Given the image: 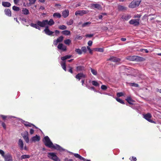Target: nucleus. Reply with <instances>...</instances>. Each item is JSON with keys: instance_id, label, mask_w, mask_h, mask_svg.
Here are the masks:
<instances>
[{"instance_id": "nucleus-11", "label": "nucleus", "mask_w": 161, "mask_h": 161, "mask_svg": "<svg viewBox=\"0 0 161 161\" xmlns=\"http://www.w3.org/2000/svg\"><path fill=\"white\" fill-rule=\"evenodd\" d=\"M50 148H53L60 151H62L63 150V149L61 147L57 144H56L55 145L53 144V145H52Z\"/></svg>"}, {"instance_id": "nucleus-56", "label": "nucleus", "mask_w": 161, "mask_h": 161, "mask_svg": "<svg viewBox=\"0 0 161 161\" xmlns=\"http://www.w3.org/2000/svg\"><path fill=\"white\" fill-rule=\"evenodd\" d=\"M2 125L4 129L5 130L6 129V127L5 124L4 122H2Z\"/></svg>"}, {"instance_id": "nucleus-1", "label": "nucleus", "mask_w": 161, "mask_h": 161, "mask_svg": "<svg viewBox=\"0 0 161 161\" xmlns=\"http://www.w3.org/2000/svg\"><path fill=\"white\" fill-rule=\"evenodd\" d=\"M54 24V22L53 20L52 19H50L49 21L47 19L43 20L42 21H37L36 22V24L31 23L30 24V26L39 30H41L40 27H45L44 31L45 33L48 35L52 36L54 32L49 30V26L47 25L52 26Z\"/></svg>"}, {"instance_id": "nucleus-17", "label": "nucleus", "mask_w": 161, "mask_h": 161, "mask_svg": "<svg viewBox=\"0 0 161 161\" xmlns=\"http://www.w3.org/2000/svg\"><path fill=\"white\" fill-rule=\"evenodd\" d=\"M18 144L20 147V149L23 150L24 148V144L22 140L21 139L19 140Z\"/></svg>"}, {"instance_id": "nucleus-55", "label": "nucleus", "mask_w": 161, "mask_h": 161, "mask_svg": "<svg viewBox=\"0 0 161 161\" xmlns=\"http://www.w3.org/2000/svg\"><path fill=\"white\" fill-rule=\"evenodd\" d=\"M94 35L93 34H86L85 35V36L86 37H91L93 36Z\"/></svg>"}, {"instance_id": "nucleus-49", "label": "nucleus", "mask_w": 161, "mask_h": 161, "mask_svg": "<svg viewBox=\"0 0 161 161\" xmlns=\"http://www.w3.org/2000/svg\"><path fill=\"white\" fill-rule=\"evenodd\" d=\"M107 87L106 86L104 85H102L101 86V88L103 90H105L107 89Z\"/></svg>"}, {"instance_id": "nucleus-9", "label": "nucleus", "mask_w": 161, "mask_h": 161, "mask_svg": "<svg viewBox=\"0 0 161 161\" xmlns=\"http://www.w3.org/2000/svg\"><path fill=\"white\" fill-rule=\"evenodd\" d=\"M5 161H13V158L11 154L8 153L4 157Z\"/></svg>"}, {"instance_id": "nucleus-43", "label": "nucleus", "mask_w": 161, "mask_h": 161, "mask_svg": "<svg viewBox=\"0 0 161 161\" xmlns=\"http://www.w3.org/2000/svg\"><path fill=\"white\" fill-rule=\"evenodd\" d=\"M116 99V100L118 102L120 103H122L123 104H125V103H124V101L121 99L119 98H117Z\"/></svg>"}, {"instance_id": "nucleus-24", "label": "nucleus", "mask_w": 161, "mask_h": 161, "mask_svg": "<svg viewBox=\"0 0 161 161\" xmlns=\"http://www.w3.org/2000/svg\"><path fill=\"white\" fill-rule=\"evenodd\" d=\"M72 56L70 55H67L64 56L62 57H61V59L64 61L65 60L69 59Z\"/></svg>"}, {"instance_id": "nucleus-23", "label": "nucleus", "mask_w": 161, "mask_h": 161, "mask_svg": "<svg viewBox=\"0 0 161 161\" xmlns=\"http://www.w3.org/2000/svg\"><path fill=\"white\" fill-rule=\"evenodd\" d=\"M2 5L4 7H9L11 5L10 3L7 2H2Z\"/></svg>"}, {"instance_id": "nucleus-7", "label": "nucleus", "mask_w": 161, "mask_h": 161, "mask_svg": "<svg viewBox=\"0 0 161 161\" xmlns=\"http://www.w3.org/2000/svg\"><path fill=\"white\" fill-rule=\"evenodd\" d=\"M89 12V11L88 10H78L75 12V14L76 15H80V16H82L84 14H85L88 13Z\"/></svg>"}, {"instance_id": "nucleus-12", "label": "nucleus", "mask_w": 161, "mask_h": 161, "mask_svg": "<svg viewBox=\"0 0 161 161\" xmlns=\"http://www.w3.org/2000/svg\"><path fill=\"white\" fill-rule=\"evenodd\" d=\"M57 47L58 49L64 51H66L67 50L66 47L63 45L62 43H59L58 46Z\"/></svg>"}, {"instance_id": "nucleus-38", "label": "nucleus", "mask_w": 161, "mask_h": 161, "mask_svg": "<svg viewBox=\"0 0 161 161\" xmlns=\"http://www.w3.org/2000/svg\"><path fill=\"white\" fill-rule=\"evenodd\" d=\"M13 9L16 11H18L19 10V7L14 6L12 7Z\"/></svg>"}, {"instance_id": "nucleus-27", "label": "nucleus", "mask_w": 161, "mask_h": 161, "mask_svg": "<svg viewBox=\"0 0 161 161\" xmlns=\"http://www.w3.org/2000/svg\"><path fill=\"white\" fill-rule=\"evenodd\" d=\"M127 59L130 61H135L136 59V56H129L127 57Z\"/></svg>"}, {"instance_id": "nucleus-44", "label": "nucleus", "mask_w": 161, "mask_h": 161, "mask_svg": "<svg viewBox=\"0 0 161 161\" xmlns=\"http://www.w3.org/2000/svg\"><path fill=\"white\" fill-rule=\"evenodd\" d=\"M129 84L131 86H133L136 87H138L139 86L138 84L135 83H130Z\"/></svg>"}, {"instance_id": "nucleus-26", "label": "nucleus", "mask_w": 161, "mask_h": 161, "mask_svg": "<svg viewBox=\"0 0 161 161\" xmlns=\"http://www.w3.org/2000/svg\"><path fill=\"white\" fill-rule=\"evenodd\" d=\"M24 125L26 127H31L32 126H33L36 129L37 128V127L35 125L28 122H26L24 124Z\"/></svg>"}, {"instance_id": "nucleus-32", "label": "nucleus", "mask_w": 161, "mask_h": 161, "mask_svg": "<svg viewBox=\"0 0 161 161\" xmlns=\"http://www.w3.org/2000/svg\"><path fill=\"white\" fill-rule=\"evenodd\" d=\"M90 70L91 72L94 75H97V72L96 70H95L92 68H90Z\"/></svg>"}, {"instance_id": "nucleus-64", "label": "nucleus", "mask_w": 161, "mask_h": 161, "mask_svg": "<svg viewBox=\"0 0 161 161\" xmlns=\"http://www.w3.org/2000/svg\"><path fill=\"white\" fill-rule=\"evenodd\" d=\"M126 39L125 38H121L120 40L122 41L125 42L126 40Z\"/></svg>"}, {"instance_id": "nucleus-52", "label": "nucleus", "mask_w": 161, "mask_h": 161, "mask_svg": "<svg viewBox=\"0 0 161 161\" xmlns=\"http://www.w3.org/2000/svg\"><path fill=\"white\" fill-rule=\"evenodd\" d=\"M86 48H87L88 50L89 51V52L91 54H92V50L90 48V47L89 46H87L86 47Z\"/></svg>"}, {"instance_id": "nucleus-42", "label": "nucleus", "mask_w": 161, "mask_h": 161, "mask_svg": "<svg viewBox=\"0 0 161 161\" xmlns=\"http://www.w3.org/2000/svg\"><path fill=\"white\" fill-rule=\"evenodd\" d=\"M122 18L125 20H128L130 18V17H129L128 15H123Z\"/></svg>"}, {"instance_id": "nucleus-13", "label": "nucleus", "mask_w": 161, "mask_h": 161, "mask_svg": "<svg viewBox=\"0 0 161 161\" xmlns=\"http://www.w3.org/2000/svg\"><path fill=\"white\" fill-rule=\"evenodd\" d=\"M76 70L77 71H84L86 70V69L83 66H78L76 67Z\"/></svg>"}, {"instance_id": "nucleus-53", "label": "nucleus", "mask_w": 161, "mask_h": 161, "mask_svg": "<svg viewBox=\"0 0 161 161\" xmlns=\"http://www.w3.org/2000/svg\"><path fill=\"white\" fill-rule=\"evenodd\" d=\"M0 154L3 157H4V156L5 155V154H4V152L3 150H0Z\"/></svg>"}, {"instance_id": "nucleus-16", "label": "nucleus", "mask_w": 161, "mask_h": 161, "mask_svg": "<svg viewBox=\"0 0 161 161\" xmlns=\"http://www.w3.org/2000/svg\"><path fill=\"white\" fill-rule=\"evenodd\" d=\"M69 12L68 10H65L62 12V16L64 18H66L69 15Z\"/></svg>"}, {"instance_id": "nucleus-28", "label": "nucleus", "mask_w": 161, "mask_h": 161, "mask_svg": "<svg viewBox=\"0 0 161 161\" xmlns=\"http://www.w3.org/2000/svg\"><path fill=\"white\" fill-rule=\"evenodd\" d=\"M61 66L62 68L65 71H66V63L65 61L61 62Z\"/></svg>"}, {"instance_id": "nucleus-15", "label": "nucleus", "mask_w": 161, "mask_h": 161, "mask_svg": "<svg viewBox=\"0 0 161 161\" xmlns=\"http://www.w3.org/2000/svg\"><path fill=\"white\" fill-rule=\"evenodd\" d=\"M28 133L27 132H25L24 133L23 136L24 139L25 140L26 143H28L29 142V139L28 136Z\"/></svg>"}, {"instance_id": "nucleus-31", "label": "nucleus", "mask_w": 161, "mask_h": 161, "mask_svg": "<svg viewBox=\"0 0 161 161\" xmlns=\"http://www.w3.org/2000/svg\"><path fill=\"white\" fill-rule=\"evenodd\" d=\"M30 156L29 155H24L21 156V160L23 159H24L26 158H29Z\"/></svg>"}, {"instance_id": "nucleus-29", "label": "nucleus", "mask_w": 161, "mask_h": 161, "mask_svg": "<svg viewBox=\"0 0 161 161\" xmlns=\"http://www.w3.org/2000/svg\"><path fill=\"white\" fill-rule=\"evenodd\" d=\"M62 33L65 35H69L70 34V32L68 30H65L62 31Z\"/></svg>"}, {"instance_id": "nucleus-57", "label": "nucleus", "mask_w": 161, "mask_h": 161, "mask_svg": "<svg viewBox=\"0 0 161 161\" xmlns=\"http://www.w3.org/2000/svg\"><path fill=\"white\" fill-rule=\"evenodd\" d=\"M59 42H58V41L56 40H54L53 41V43L54 44V45H55V46H56L57 45L58 43Z\"/></svg>"}, {"instance_id": "nucleus-46", "label": "nucleus", "mask_w": 161, "mask_h": 161, "mask_svg": "<svg viewBox=\"0 0 161 161\" xmlns=\"http://www.w3.org/2000/svg\"><path fill=\"white\" fill-rule=\"evenodd\" d=\"M73 23V20L72 19H70L69 21H67V24L68 25H71Z\"/></svg>"}, {"instance_id": "nucleus-3", "label": "nucleus", "mask_w": 161, "mask_h": 161, "mask_svg": "<svg viewBox=\"0 0 161 161\" xmlns=\"http://www.w3.org/2000/svg\"><path fill=\"white\" fill-rule=\"evenodd\" d=\"M47 157L54 161H60L59 158L56 155L55 153H48Z\"/></svg>"}, {"instance_id": "nucleus-22", "label": "nucleus", "mask_w": 161, "mask_h": 161, "mask_svg": "<svg viewBox=\"0 0 161 161\" xmlns=\"http://www.w3.org/2000/svg\"><path fill=\"white\" fill-rule=\"evenodd\" d=\"M22 12V14L24 15H27L29 14V10L26 8H23Z\"/></svg>"}, {"instance_id": "nucleus-37", "label": "nucleus", "mask_w": 161, "mask_h": 161, "mask_svg": "<svg viewBox=\"0 0 161 161\" xmlns=\"http://www.w3.org/2000/svg\"><path fill=\"white\" fill-rule=\"evenodd\" d=\"M64 37L62 36H61L58 37L57 39V40L59 42H62L63 39Z\"/></svg>"}, {"instance_id": "nucleus-21", "label": "nucleus", "mask_w": 161, "mask_h": 161, "mask_svg": "<svg viewBox=\"0 0 161 161\" xmlns=\"http://www.w3.org/2000/svg\"><path fill=\"white\" fill-rule=\"evenodd\" d=\"M91 6L95 8H96L98 9H100L101 8V6L99 4H92Z\"/></svg>"}, {"instance_id": "nucleus-54", "label": "nucleus", "mask_w": 161, "mask_h": 161, "mask_svg": "<svg viewBox=\"0 0 161 161\" xmlns=\"http://www.w3.org/2000/svg\"><path fill=\"white\" fill-rule=\"evenodd\" d=\"M29 1L31 4H34L36 1V0H29Z\"/></svg>"}, {"instance_id": "nucleus-18", "label": "nucleus", "mask_w": 161, "mask_h": 161, "mask_svg": "<svg viewBox=\"0 0 161 161\" xmlns=\"http://www.w3.org/2000/svg\"><path fill=\"white\" fill-rule=\"evenodd\" d=\"M4 12L5 14L9 17L11 16L12 14L10 10L8 8L4 10Z\"/></svg>"}, {"instance_id": "nucleus-41", "label": "nucleus", "mask_w": 161, "mask_h": 161, "mask_svg": "<svg viewBox=\"0 0 161 161\" xmlns=\"http://www.w3.org/2000/svg\"><path fill=\"white\" fill-rule=\"evenodd\" d=\"M82 52L85 53L87 52L86 48L85 46L82 47L81 48Z\"/></svg>"}, {"instance_id": "nucleus-36", "label": "nucleus", "mask_w": 161, "mask_h": 161, "mask_svg": "<svg viewBox=\"0 0 161 161\" xmlns=\"http://www.w3.org/2000/svg\"><path fill=\"white\" fill-rule=\"evenodd\" d=\"M58 28L60 29L63 30L66 29H67V27L65 25H62L59 26H58Z\"/></svg>"}, {"instance_id": "nucleus-47", "label": "nucleus", "mask_w": 161, "mask_h": 161, "mask_svg": "<svg viewBox=\"0 0 161 161\" xmlns=\"http://www.w3.org/2000/svg\"><path fill=\"white\" fill-rule=\"evenodd\" d=\"M131 161H136L137 159L136 157L132 156L130 158Z\"/></svg>"}, {"instance_id": "nucleus-40", "label": "nucleus", "mask_w": 161, "mask_h": 161, "mask_svg": "<svg viewBox=\"0 0 161 161\" xmlns=\"http://www.w3.org/2000/svg\"><path fill=\"white\" fill-rule=\"evenodd\" d=\"M91 24V22H86L84 23H83L82 25V27H85L89 25L90 24Z\"/></svg>"}, {"instance_id": "nucleus-62", "label": "nucleus", "mask_w": 161, "mask_h": 161, "mask_svg": "<svg viewBox=\"0 0 161 161\" xmlns=\"http://www.w3.org/2000/svg\"><path fill=\"white\" fill-rule=\"evenodd\" d=\"M30 132L31 134H32L34 133V130L33 129H30Z\"/></svg>"}, {"instance_id": "nucleus-10", "label": "nucleus", "mask_w": 161, "mask_h": 161, "mask_svg": "<svg viewBox=\"0 0 161 161\" xmlns=\"http://www.w3.org/2000/svg\"><path fill=\"white\" fill-rule=\"evenodd\" d=\"M86 76L83 73H78L75 76V78L80 80L82 78H86Z\"/></svg>"}, {"instance_id": "nucleus-48", "label": "nucleus", "mask_w": 161, "mask_h": 161, "mask_svg": "<svg viewBox=\"0 0 161 161\" xmlns=\"http://www.w3.org/2000/svg\"><path fill=\"white\" fill-rule=\"evenodd\" d=\"M117 96L118 97H119L123 96V94L122 92H118L117 94Z\"/></svg>"}, {"instance_id": "nucleus-50", "label": "nucleus", "mask_w": 161, "mask_h": 161, "mask_svg": "<svg viewBox=\"0 0 161 161\" xmlns=\"http://www.w3.org/2000/svg\"><path fill=\"white\" fill-rule=\"evenodd\" d=\"M82 36H77L75 37V39L79 40H80L82 39Z\"/></svg>"}, {"instance_id": "nucleus-20", "label": "nucleus", "mask_w": 161, "mask_h": 161, "mask_svg": "<svg viewBox=\"0 0 161 161\" xmlns=\"http://www.w3.org/2000/svg\"><path fill=\"white\" fill-rule=\"evenodd\" d=\"M126 100L130 104H133V102H134V101L130 97H127Z\"/></svg>"}, {"instance_id": "nucleus-58", "label": "nucleus", "mask_w": 161, "mask_h": 161, "mask_svg": "<svg viewBox=\"0 0 161 161\" xmlns=\"http://www.w3.org/2000/svg\"><path fill=\"white\" fill-rule=\"evenodd\" d=\"M69 69L68 70V71L71 73H73V70H72V68L71 67H69Z\"/></svg>"}, {"instance_id": "nucleus-25", "label": "nucleus", "mask_w": 161, "mask_h": 161, "mask_svg": "<svg viewBox=\"0 0 161 161\" xmlns=\"http://www.w3.org/2000/svg\"><path fill=\"white\" fill-rule=\"evenodd\" d=\"M118 9L119 11H122L123 10L126 9V8L124 7L123 6L119 5L118 6Z\"/></svg>"}, {"instance_id": "nucleus-19", "label": "nucleus", "mask_w": 161, "mask_h": 161, "mask_svg": "<svg viewBox=\"0 0 161 161\" xmlns=\"http://www.w3.org/2000/svg\"><path fill=\"white\" fill-rule=\"evenodd\" d=\"M74 156L76 158H79L81 160H82L84 161H86V159L81 156L78 153H73Z\"/></svg>"}, {"instance_id": "nucleus-51", "label": "nucleus", "mask_w": 161, "mask_h": 161, "mask_svg": "<svg viewBox=\"0 0 161 161\" xmlns=\"http://www.w3.org/2000/svg\"><path fill=\"white\" fill-rule=\"evenodd\" d=\"M141 16H142V15L141 14H137L135 15L134 16V18H139H139H141Z\"/></svg>"}, {"instance_id": "nucleus-39", "label": "nucleus", "mask_w": 161, "mask_h": 161, "mask_svg": "<svg viewBox=\"0 0 161 161\" xmlns=\"http://www.w3.org/2000/svg\"><path fill=\"white\" fill-rule=\"evenodd\" d=\"M92 83L93 85L96 86H98L99 85L97 81L95 80L92 81Z\"/></svg>"}, {"instance_id": "nucleus-5", "label": "nucleus", "mask_w": 161, "mask_h": 161, "mask_svg": "<svg viewBox=\"0 0 161 161\" xmlns=\"http://www.w3.org/2000/svg\"><path fill=\"white\" fill-rule=\"evenodd\" d=\"M143 116L144 118L149 122L154 124L156 123V122L150 119L152 117V115L150 113H147V114L144 115Z\"/></svg>"}, {"instance_id": "nucleus-33", "label": "nucleus", "mask_w": 161, "mask_h": 161, "mask_svg": "<svg viewBox=\"0 0 161 161\" xmlns=\"http://www.w3.org/2000/svg\"><path fill=\"white\" fill-rule=\"evenodd\" d=\"M53 16L54 17H57L58 18H60L61 15L60 14L58 13H55L53 14Z\"/></svg>"}, {"instance_id": "nucleus-59", "label": "nucleus", "mask_w": 161, "mask_h": 161, "mask_svg": "<svg viewBox=\"0 0 161 161\" xmlns=\"http://www.w3.org/2000/svg\"><path fill=\"white\" fill-rule=\"evenodd\" d=\"M64 161H73L72 159H69L68 158H65L64 159Z\"/></svg>"}, {"instance_id": "nucleus-45", "label": "nucleus", "mask_w": 161, "mask_h": 161, "mask_svg": "<svg viewBox=\"0 0 161 161\" xmlns=\"http://www.w3.org/2000/svg\"><path fill=\"white\" fill-rule=\"evenodd\" d=\"M95 49L96 51L100 52H103L104 51V50L102 48H96Z\"/></svg>"}, {"instance_id": "nucleus-61", "label": "nucleus", "mask_w": 161, "mask_h": 161, "mask_svg": "<svg viewBox=\"0 0 161 161\" xmlns=\"http://www.w3.org/2000/svg\"><path fill=\"white\" fill-rule=\"evenodd\" d=\"M143 50H144L145 51V52L146 53H148V51L147 49H141V51L142 52L143 51Z\"/></svg>"}, {"instance_id": "nucleus-60", "label": "nucleus", "mask_w": 161, "mask_h": 161, "mask_svg": "<svg viewBox=\"0 0 161 161\" xmlns=\"http://www.w3.org/2000/svg\"><path fill=\"white\" fill-rule=\"evenodd\" d=\"M92 41H89L88 42V45L89 46H91L92 45Z\"/></svg>"}, {"instance_id": "nucleus-14", "label": "nucleus", "mask_w": 161, "mask_h": 161, "mask_svg": "<svg viewBox=\"0 0 161 161\" xmlns=\"http://www.w3.org/2000/svg\"><path fill=\"white\" fill-rule=\"evenodd\" d=\"M40 137L37 135H36L35 136L32 137L31 139V141L32 142H38L40 141Z\"/></svg>"}, {"instance_id": "nucleus-30", "label": "nucleus", "mask_w": 161, "mask_h": 161, "mask_svg": "<svg viewBox=\"0 0 161 161\" xmlns=\"http://www.w3.org/2000/svg\"><path fill=\"white\" fill-rule=\"evenodd\" d=\"M144 59L143 58L136 56V60L137 61H142L144 60Z\"/></svg>"}, {"instance_id": "nucleus-34", "label": "nucleus", "mask_w": 161, "mask_h": 161, "mask_svg": "<svg viewBox=\"0 0 161 161\" xmlns=\"http://www.w3.org/2000/svg\"><path fill=\"white\" fill-rule=\"evenodd\" d=\"M75 52H76L78 54L80 55H81L82 53V52L81 51V50L80 49L78 48V49H75Z\"/></svg>"}, {"instance_id": "nucleus-35", "label": "nucleus", "mask_w": 161, "mask_h": 161, "mask_svg": "<svg viewBox=\"0 0 161 161\" xmlns=\"http://www.w3.org/2000/svg\"><path fill=\"white\" fill-rule=\"evenodd\" d=\"M64 42L65 44L69 45L71 41L69 39H68L65 40Z\"/></svg>"}, {"instance_id": "nucleus-8", "label": "nucleus", "mask_w": 161, "mask_h": 161, "mask_svg": "<svg viewBox=\"0 0 161 161\" xmlns=\"http://www.w3.org/2000/svg\"><path fill=\"white\" fill-rule=\"evenodd\" d=\"M107 61H110L116 63L119 62L120 61V59L117 57L111 56L109 58L107 59Z\"/></svg>"}, {"instance_id": "nucleus-6", "label": "nucleus", "mask_w": 161, "mask_h": 161, "mask_svg": "<svg viewBox=\"0 0 161 161\" xmlns=\"http://www.w3.org/2000/svg\"><path fill=\"white\" fill-rule=\"evenodd\" d=\"M140 19H133L130 20L129 23L131 25H133L135 26H138L139 25Z\"/></svg>"}, {"instance_id": "nucleus-2", "label": "nucleus", "mask_w": 161, "mask_h": 161, "mask_svg": "<svg viewBox=\"0 0 161 161\" xmlns=\"http://www.w3.org/2000/svg\"><path fill=\"white\" fill-rule=\"evenodd\" d=\"M43 141L45 145L49 148H50L53 145V143L51 142L50 138L47 136H46L44 137Z\"/></svg>"}, {"instance_id": "nucleus-4", "label": "nucleus", "mask_w": 161, "mask_h": 161, "mask_svg": "<svg viewBox=\"0 0 161 161\" xmlns=\"http://www.w3.org/2000/svg\"><path fill=\"white\" fill-rule=\"evenodd\" d=\"M141 2V0H134L129 5V7L134 8L139 6Z\"/></svg>"}, {"instance_id": "nucleus-63", "label": "nucleus", "mask_w": 161, "mask_h": 161, "mask_svg": "<svg viewBox=\"0 0 161 161\" xmlns=\"http://www.w3.org/2000/svg\"><path fill=\"white\" fill-rule=\"evenodd\" d=\"M19 2V0H14V2L15 4H17Z\"/></svg>"}]
</instances>
